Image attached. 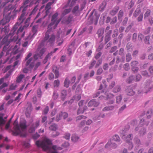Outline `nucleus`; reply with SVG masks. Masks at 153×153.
Wrapping results in <instances>:
<instances>
[{
    "mask_svg": "<svg viewBox=\"0 0 153 153\" xmlns=\"http://www.w3.org/2000/svg\"><path fill=\"white\" fill-rule=\"evenodd\" d=\"M141 10L140 8H137L134 12L133 16L135 17H137L141 13Z\"/></svg>",
    "mask_w": 153,
    "mask_h": 153,
    "instance_id": "nucleus-24",
    "label": "nucleus"
},
{
    "mask_svg": "<svg viewBox=\"0 0 153 153\" xmlns=\"http://www.w3.org/2000/svg\"><path fill=\"white\" fill-rule=\"evenodd\" d=\"M27 13H22L20 16L19 18L18 19V22L15 24H16L17 25V27H18V25L17 23H19V24H20L22 23L24 21L25 19L26 18V16H27Z\"/></svg>",
    "mask_w": 153,
    "mask_h": 153,
    "instance_id": "nucleus-12",
    "label": "nucleus"
},
{
    "mask_svg": "<svg viewBox=\"0 0 153 153\" xmlns=\"http://www.w3.org/2000/svg\"><path fill=\"white\" fill-rule=\"evenodd\" d=\"M57 128V126L55 124L51 125L49 127L50 129L52 131H56Z\"/></svg>",
    "mask_w": 153,
    "mask_h": 153,
    "instance_id": "nucleus-46",
    "label": "nucleus"
},
{
    "mask_svg": "<svg viewBox=\"0 0 153 153\" xmlns=\"http://www.w3.org/2000/svg\"><path fill=\"white\" fill-rule=\"evenodd\" d=\"M72 17L71 16H68L65 21V23L67 24H69L72 21Z\"/></svg>",
    "mask_w": 153,
    "mask_h": 153,
    "instance_id": "nucleus-50",
    "label": "nucleus"
},
{
    "mask_svg": "<svg viewBox=\"0 0 153 153\" xmlns=\"http://www.w3.org/2000/svg\"><path fill=\"white\" fill-rule=\"evenodd\" d=\"M123 15V10H120L118 16V19L120 22H121L122 20V18Z\"/></svg>",
    "mask_w": 153,
    "mask_h": 153,
    "instance_id": "nucleus-25",
    "label": "nucleus"
},
{
    "mask_svg": "<svg viewBox=\"0 0 153 153\" xmlns=\"http://www.w3.org/2000/svg\"><path fill=\"white\" fill-rule=\"evenodd\" d=\"M115 142L117 143V145L120 144L122 142L119 137L115 134Z\"/></svg>",
    "mask_w": 153,
    "mask_h": 153,
    "instance_id": "nucleus-35",
    "label": "nucleus"
},
{
    "mask_svg": "<svg viewBox=\"0 0 153 153\" xmlns=\"http://www.w3.org/2000/svg\"><path fill=\"white\" fill-rule=\"evenodd\" d=\"M146 132V129L144 128H142L139 131V133L141 136H143L145 134Z\"/></svg>",
    "mask_w": 153,
    "mask_h": 153,
    "instance_id": "nucleus-44",
    "label": "nucleus"
},
{
    "mask_svg": "<svg viewBox=\"0 0 153 153\" xmlns=\"http://www.w3.org/2000/svg\"><path fill=\"white\" fill-rule=\"evenodd\" d=\"M152 115V112L150 110L148 111L146 113V116L147 119H149Z\"/></svg>",
    "mask_w": 153,
    "mask_h": 153,
    "instance_id": "nucleus-58",
    "label": "nucleus"
},
{
    "mask_svg": "<svg viewBox=\"0 0 153 153\" xmlns=\"http://www.w3.org/2000/svg\"><path fill=\"white\" fill-rule=\"evenodd\" d=\"M38 5H36V6L34 7V9L33 10L32 12H31L30 14L29 15V16H30V15L34 14H35L38 10Z\"/></svg>",
    "mask_w": 153,
    "mask_h": 153,
    "instance_id": "nucleus-40",
    "label": "nucleus"
},
{
    "mask_svg": "<svg viewBox=\"0 0 153 153\" xmlns=\"http://www.w3.org/2000/svg\"><path fill=\"white\" fill-rule=\"evenodd\" d=\"M75 3L76 2L73 0L72 1H71V0H69L67 5L68 7H72L75 5Z\"/></svg>",
    "mask_w": 153,
    "mask_h": 153,
    "instance_id": "nucleus-26",
    "label": "nucleus"
},
{
    "mask_svg": "<svg viewBox=\"0 0 153 153\" xmlns=\"http://www.w3.org/2000/svg\"><path fill=\"white\" fill-rule=\"evenodd\" d=\"M99 18V16L97 14L96 11L94 10L91 12L88 20L91 24L94 23V25H96L98 22Z\"/></svg>",
    "mask_w": 153,
    "mask_h": 153,
    "instance_id": "nucleus-6",
    "label": "nucleus"
},
{
    "mask_svg": "<svg viewBox=\"0 0 153 153\" xmlns=\"http://www.w3.org/2000/svg\"><path fill=\"white\" fill-rule=\"evenodd\" d=\"M17 29V25L16 24L15 25L9 35H6L5 36L1 41V43L2 44H5L7 46L8 45L10 42H11L10 40H9L8 39L9 37L10 36H13L16 33V31Z\"/></svg>",
    "mask_w": 153,
    "mask_h": 153,
    "instance_id": "nucleus-4",
    "label": "nucleus"
},
{
    "mask_svg": "<svg viewBox=\"0 0 153 153\" xmlns=\"http://www.w3.org/2000/svg\"><path fill=\"white\" fill-rule=\"evenodd\" d=\"M118 54L119 55L124 56V50L123 48H121L118 52Z\"/></svg>",
    "mask_w": 153,
    "mask_h": 153,
    "instance_id": "nucleus-54",
    "label": "nucleus"
},
{
    "mask_svg": "<svg viewBox=\"0 0 153 153\" xmlns=\"http://www.w3.org/2000/svg\"><path fill=\"white\" fill-rule=\"evenodd\" d=\"M138 64V62L136 61H134L131 62V65L132 67H136V65Z\"/></svg>",
    "mask_w": 153,
    "mask_h": 153,
    "instance_id": "nucleus-52",
    "label": "nucleus"
},
{
    "mask_svg": "<svg viewBox=\"0 0 153 153\" xmlns=\"http://www.w3.org/2000/svg\"><path fill=\"white\" fill-rule=\"evenodd\" d=\"M129 128V126L127 125L123 129V130L122 131H121V133L122 134H123V135L124 136L125 133L128 130Z\"/></svg>",
    "mask_w": 153,
    "mask_h": 153,
    "instance_id": "nucleus-30",
    "label": "nucleus"
},
{
    "mask_svg": "<svg viewBox=\"0 0 153 153\" xmlns=\"http://www.w3.org/2000/svg\"><path fill=\"white\" fill-rule=\"evenodd\" d=\"M125 92L127 95L132 96L135 94V92L130 87H127L125 89Z\"/></svg>",
    "mask_w": 153,
    "mask_h": 153,
    "instance_id": "nucleus-15",
    "label": "nucleus"
},
{
    "mask_svg": "<svg viewBox=\"0 0 153 153\" xmlns=\"http://www.w3.org/2000/svg\"><path fill=\"white\" fill-rule=\"evenodd\" d=\"M30 19V17L29 16V17L27 18L25 21L24 23L25 24V25L24 26H25V27H27L29 26V22Z\"/></svg>",
    "mask_w": 153,
    "mask_h": 153,
    "instance_id": "nucleus-39",
    "label": "nucleus"
},
{
    "mask_svg": "<svg viewBox=\"0 0 153 153\" xmlns=\"http://www.w3.org/2000/svg\"><path fill=\"white\" fill-rule=\"evenodd\" d=\"M134 77L133 75L130 76L127 80V82L129 83H131L134 80Z\"/></svg>",
    "mask_w": 153,
    "mask_h": 153,
    "instance_id": "nucleus-47",
    "label": "nucleus"
},
{
    "mask_svg": "<svg viewBox=\"0 0 153 153\" xmlns=\"http://www.w3.org/2000/svg\"><path fill=\"white\" fill-rule=\"evenodd\" d=\"M79 7L78 5L75 6L73 8L72 10V13H75L78 11L79 10Z\"/></svg>",
    "mask_w": 153,
    "mask_h": 153,
    "instance_id": "nucleus-57",
    "label": "nucleus"
},
{
    "mask_svg": "<svg viewBox=\"0 0 153 153\" xmlns=\"http://www.w3.org/2000/svg\"><path fill=\"white\" fill-rule=\"evenodd\" d=\"M116 63H119L120 62H124L125 61V57L124 56H123L121 59H120V58L117 56L116 58Z\"/></svg>",
    "mask_w": 153,
    "mask_h": 153,
    "instance_id": "nucleus-32",
    "label": "nucleus"
},
{
    "mask_svg": "<svg viewBox=\"0 0 153 153\" xmlns=\"http://www.w3.org/2000/svg\"><path fill=\"white\" fill-rule=\"evenodd\" d=\"M144 88L147 91V93L151 91L153 89V85L151 83V81L149 79L147 80L145 82L144 85Z\"/></svg>",
    "mask_w": 153,
    "mask_h": 153,
    "instance_id": "nucleus-9",
    "label": "nucleus"
},
{
    "mask_svg": "<svg viewBox=\"0 0 153 153\" xmlns=\"http://www.w3.org/2000/svg\"><path fill=\"white\" fill-rule=\"evenodd\" d=\"M16 8V4H15V5L10 4L7 7L5 8L4 10V12L5 13L7 12H8V16H9L11 11L13 10V11H14Z\"/></svg>",
    "mask_w": 153,
    "mask_h": 153,
    "instance_id": "nucleus-10",
    "label": "nucleus"
},
{
    "mask_svg": "<svg viewBox=\"0 0 153 153\" xmlns=\"http://www.w3.org/2000/svg\"><path fill=\"white\" fill-rule=\"evenodd\" d=\"M104 29L103 28H101L99 29L97 31V34L98 35L99 37L102 36L104 34Z\"/></svg>",
    "mask_w": 153,
    "mask_h": 153,
    "instance_id": "nucleus-22",
    "label": "nucleus"
},
{
    "mask_svg": "<svg viewBox=\"0 0 153 153\" xmlns=\"http://www.w3.org/2000/svg\"><path fill=\"white\" fill-rule=\"evenodd\" d=\"M79 139V137L77 136L76 135L74 134L71 137L72 140L74 142L77 141Z\"/></svg>",
    "mask_w": 153,
    "mask_h": 153,
    "instance_id": "nucleus-36",
    "label": "nucleus"
},
{
    "mask_svg": "<svg viewBox=\"0 0 153 153\" xmlns=\"http://www.w3.org/2000/svg\"><path fill=\"white\" fill-rule=\"evenodd\" d=\"M46 51V48H40L39 47L38 48L36 52L39 54V56L40 58H42V56H43Z\"/></svg>",
    "mask_w": 153,
    "mask_h": 153,
    "instance_id": "nucleus-16",
    "label": "nucleus"
},
{
    "mask_svg": "<svg viewBox=\"0 0 153 153\" xmlns=\"http://www.w3.org/2000/svg\"><path fill=\"white\" fill-rule=\"evenodd\" d=\"M22 53H19L16 56V60H19L20 61V60L21 59V58L22 57Z\"/></svg>",
    "mask_w": 153,
    "mask_h": 153,
    "instance_id": "nucleus-62",
    "label": "nucleus"
},
{
    "mask_svg": "<svg viewBox=\"0 0 153 153\" xmlns=\"http://www.w3.org/2000/svg\"><path fill=\"white\" fill-rule=\"evenodd\" d=\"M123 67L125 70L128 71L130 68L129 64L128 63H126L125 64Z\"/></svg>",
    "mask_w": 153,
    "mask_h": 153,
    "instance_id": "nucleus-59",
    "label": "nucleus"
},
{
    "mask_svg": "<svg viewBox=\"0 0 153 153\" xmlns=\"http://www.w3.org/2000/svg\"><path fill=\"white\" fill-rule=\"evenodd\" d=\"M19 0H6L5 1V2H3V4H2V5H1V8L3 7L7 3L9 2H13V1H15L16 2Z\"/></svg>",
    "mask_w": 153,
    "mask_h": 153,
    "instance_id": "nucleus-31",
    "label": "nucleus"
},
{
    "mask_svg": "<svg viewBox=\"0 0 153 153\" xmlns=\"http://www.w3.org/2000/svg\"><path fill=\"white\" fill-rule=\"evenodd\" d=\"M143 14L142 13H140L137 19V20L138 22H142L143 20Z\"/></svg>",
    "mask_w": 153,
    "mask_h": 153,
    "instance_id": "nucleus-49",
    "label": "nucleus"
},
{
    "mask_svg": "<svg viewBox=\"0 0 153 153\" xmlns=\"http://www.w3.org/2000/svg\"><path fill=\"white\" fill-rule=\"evenodd\" d=\"M70 83L68 78L67 77L65 79L64 82V86L65 87L68 88L69 87V84Z\"/></svg>",
    "mask_w": 153,
    "mask_h": 153,
    "instance_id": "nucleus-37",
    "label": "nucleus"
},
{
    "mask_svg": "<svg viewBox=\"0 0 153 153\" xmlns=\"http://www.w3.org/2000/svg\"><path fill=\"white\" fill-rule=\"evenodd\" d=\"M132 59V56L131 53H128L126 55V61L129 62Z\"/></svg>",
    "mask_w": 153,
    "mask_h": 153,
    "instance_id": "nucleus-33",
    "label": "nucleus"
},
{
    "mask_svg": "<svg viewBox=\"0 0 153 153\" xmlns=\"http://www.w3.org/2000/svg\"><path fill=\"white\" fill-rule=\"evenodd\" d=\"M32 60L33 58L32 57L29 59L26 62L25 66L30 69H33L34 67V69L36 70L40 65L41 62H37L35 65V62H32Z\"/></svg>",
    "mask_w": 153,
    "mask_h": 153,
    "instance_id": "nucleus-5",
    "label": "nucleus"
},
{
    "mask_svg": "<svg viewBox=\"0 0 153 153\" xmlns=\"http://www.w3.org/2000/svg\"><path fill=\"white\" fill-rule=\"evenodd\" d=\"M36 144L38 147L42 148L44 151H50L52 144L51 141L48 139H45L43 141L37 140Z\"/></svg>",
    "mask_w": 153,
    "mask_h": 153,
    "instance_id": "nucleus-2",
    "label": "nucleus"
},
{
    "mask_svg": "<svg viewBox=\"0 0 153 153\" xmlns=\"http://www.w3.org/2000/svg\"><path fill=\"white\" fill-rule=\"evenodd\" d=\"M114 145V144L112 143L111 141H110L105 146V147L106 148H111L110 147Z\"/></svg>",
    "mask_w": 153,
    "mask_h": 153,
    "instance_id": "nucleus-45",
    "label": "nucleus"
},
{
    "mask_svg": "<svg viewBox=\"0 0 153 153\" xmlns=\"http://www.w3.org/2000/svg\"><path fill=\"white\" fill-rule=\"evenodd\" d=\"M58 15L57 13H56L52 17L51 23L48 25V28H51V27L54 25V29L57 26L58 24L60 22L61 19H57V17Z\"/></svg>",
    "mask_w": 153,
    "mask_h": 153,
    "instance_id": "nucleus-7",
    "label": "nucleus"
},
{
    "mask_svg": "<svg viewBox=\"0 0 153 153\" xmlns=\"http://www.w3.org/2000/svg\"><path fill=\"white\" fill-rule=\"evenodd\" d=\"M134 143L137 145L139 146L141 144V142L139 138L137 137H135L134 139Z\"/></svg>",
    "mask_w": 153,
    "mask_h": 153,
    "instance_id": "nucleus-29",
    "label": "nucleus"
},
{
    "mask_svg": "<svg viewBox=\"0 0 153 153\" xmlns=\"http://www.w3.org/2000/svg\"><path fill=\"white\" fill-rule=\"evenodd\" d=\"M52 1L51 2L48 3L46 5L45 7V10H46V13L47 14L49 13V10L51 8V5L54 2L55 0H51Z\"/></svg>",
    "mask_w": 153,
    "mask_h": 153,
    "instance_id": "nucleus-19",
    "label": "nucleus"
},
{
    "mask_svg": "<svg viewBox=\"0 0 153 153\" xmlns=\"http://www.w3.org/2000/svg\"><path fill=\"white\" fill-rule=\"evenodd\" d=\"M9 31L8 28L6 26H5L4 28H2L1 30V33L3 35L4 34H6L8 33Z\"/></svg>",
    "mask_w": 153,
    "mask_h": 153,
    "instance_id": "nucleus-21",
    "label": "nucleus"
},
{
    "mask_svg": "<svg viewBox=\"0 0 153 153\" xmlns=\"http://www.w3.org/2000/svg\"><path fill=\"white\" fill-rule=\"evenodd\" d=\"M122 98V97L121 95H120L119 96L117 97L116 98V102L118 103H119L121 100Z\"/></svg>",
    "mask_w": 153,
    "mask_h": 153,
    "instance_id": "nucleus-56",
    "label": "nucleus"
},
{
    "mask_svg": "<svg viewBox=\"0 0 153 153\" xmlns=\"http://www.w3.org/2000/svg\"><path fill=\"white\" fill-rule=\"evenodd\" d=\"M5 121L2 117H0V126L4 124Z\"/></svg>",
    "mask_w": 153,
    "mask_h": 153,
    "instance_id": "nucleus-63",
    "label": "nucleus"
},
{
    "mask_svg": "<svg viewBox=\"0 0 153 153\" xmlns=\"http://www.w3.org/2000/svg\"><path fill=\"white\" fill-rule=\"evenodd\" d=\"M25 27V26H24L23 27H20L16 33V35L22 37H24L25 32L23 31Z\"/></svg>",
    "mask_w": 153,
    "mask_h": 153,
    "instance_id": "nucleus-14",
    "label": "nucleus"
},
{
    "mask_svg": "<svg viewBox=\"0 0 153 153\" xmlns=\"http://www.w3.org/2000/svg\"><path fill=\"white\" fill-rule=\"evenodd\" d=\"M28 7V6H24L23 5L22 6H21L20 8V9H21L22 8H23L22 12V13H27V12H26V10H27V9Z\"/></svg>",
    "mask_w": 153,
    "mask_h": 153,
    "instance_id": "nucleus-41",
    "label": "nucleus"
},
{
    "mask_svg": "<svg viewBox=\"0 0 153 153\" xmlns=\"http://www.w3.org/2000/svg\"><path fill=\"white\" fill-rule=\"evenodd\" d=\"M149 123V121H146L144 119H141L139 125L140 126H142L144 125H146L147 126Z\"/></svg>",
    "mask_w": 153,
    "mask_h": 153,
    "instance_id": "nucleus-20",
    "label": "nucleus"
},
{
    "mask_svg": "<svg viewBox=\"0 0 153 153\" xmlns=\"http://www.w3.org/2000/svg\"><path fill=\"white\" fill-rule=\"evenodd\" d=\"M105 44L107 43L110 39V35L112 33V30H110V27L107 26L105 30Z\"/></svg>",
    "mask_w": 153,
    "mask_h": 153,
    "instance_id": "nucleus-8",
    "label": "nucleus"
},
{
    "mask_svg": "<svg viewBox=\"0 0 153 153\" xmlns=\"http://www.w3.org/2000/svg\"><path fill=\"white\" fill-rule=\"evenodd\" d=\"M134 25V23L133 22L131 23L126 28L125 31L128 32L131 29L132 27Z\"/></svg>",
    "mask_w": 153,
    "mask_h": 153,
    "instance_id": "nucleus-48",
    "label": "nucleus"
},
{
    "mask_svg": "<svg viewBox=\"0 0 153 153\" xmlns=\"http://www.w3.org/2000/svg\"><path fill=\"white\" fill-rule=\"evenodd\" d=\"M60 84V81L59 79L55 80L53 82V86L54 87H58Z\"/></svg>",
    "mask_w": 153,
    "mask_h": 153,
    "instance_id": "nucleus-38",
    "label": "nucleus"
},
{
    "mask_svg": "<svg viewBox=\"0 0 153 153\" xmlns=\"http://www.w3.org/2000/svg\"><path fill=\"white\" fill-rule=\"evenodd\" d=\"M16 85L13 84L10 86L9 90H14L16 89Z\"/></svg>",
    "mask_w": 153,
    "mask_h": 153,
    "instance_id": "nucleus-61",
    "label": "nucleus"
},
{
    "mask_svg": "<svg viewBox=\"0 0 153 153\" xmlns=\"http://www.w3.org/2000/svg\"><path fill=\"white\" fill-rule=\"evenodd\" d=\"M114 108V107L110 106H107L105 107L103 109V111H108L109 110H111Z\"/></svg>",
    "mask_w": 153,
    "mask_h": 153,
    "instance_id": "nucleus-43",
    "label": "nucleus"
},
{
    "mask_svg": "<svg viewBox=\"0 0 153 153\" xmlns=\"http://www.w3.org/2000/svg\"><path fill=\"white\" fill-rule=\"evenodd\" d=\"M151 11L149 9H147L144 15V19H147L148 18L150 15Z\"/></svg>",
    "mask_w": 153,
    "mask_h": 153,
    "instance_id": "nucleus-28",
    "label": "nucleus"
},
{
    "mask_svg": "<svg viewBox=\"0 0 153 153\" xmlns=\"http://www.w3.org/2000/svg\"><path fill=\"white\" fill-rule=\"evenodd\" d=\"M25 75L23 74H20L16 77V82L17 83L20 82L24 77Z\"/></svg>",
    "mask_w": 153,
    "mask_h": 153,
    "instance_id": "nucleus-23",
    "label": "nucleus"
},
{
    "mask_svg": "<svg viewBox=\"0 0 153 153\" xmlns=\"http://www.w3.org/2000/svg\"><path fill=\"white\" fill-rule=\"evenodd\" d=\"M13 125L14 131L12 132L13 135L16 136L19 135L22 136H26L25 130L27 128V126L25 123H20L19 126L17 119H16L14 122Z\"/></svg>",
    "mask_w": 153,
    "mask_h": 153,
    "instance_id": "nucleus-1",
    "label": "nucleus"
},
{
    "mask_svg": "<svg viewBox=\"0 0 153 153\" xmlns=\"http://www.w3.org/2000/svg\"><path fill=\"white\" fill-rule=\"evenodd\" d=\"M134 4V1L131 0L128 4V9H130L131 8V7L133 6Z\"/></svg>",
    "mask_w": 153,
    "mask_h": 153,
    "instance_id": "nucleus-60",
    "label": "nucleus"
},
{
    "mask_svg": "<svg viewBox=\"0 0 153 153\" xmlns=\"http://www.w3.org/2000/svg\"><path fill=\"white\" fill-rule=\"evenodd\" d=\"M10 21L9 16L8 15L6 18H3L0 21V25H5L7 23L9 22Z\"/></svg>",
    "mask_w": 153,
    "mask_h": 153,
    "instance_id": "nucleus-17",
    "label": "nucleus"
},
{
    "mask_svg": "<svg viewBox=\"0 0 153 153\" xmlns=\"http://www.w3.org/2000/svg\"><path fill=\"white\" fill-rule=\"evenodd\" d=\"M52 149L54 150H59L62 149L61 147H58L56 145H53L52 146Z\"/></svg>",
    "mask_w": 153,
    "mask_h": 153,
    "instance_id": "nucleus-53",
    "label": "nucleus"
},
{
    "mask_svg": "<svg viewBox=\"0 0 153 153\" xmlns=\"http://www.w3.org/2000/svg\"><path fill=\"white\" fill-rule=\"evenodd\" d=\"M52 71L55 74V78H58L59 76V72L57 69V67L54 66L53 67Z\"/></svg>",
    "mask_w": 153,
    "mask_h": 153,
    "instance_id": "nucleus-18",
    "label": "nucleus"
},
{
    "mask_svg": "<svg viewBox=\"0 0 153 153\" xmlns=\"http://www.w3.org/2000/svg\"><path fill=\"white\" fill-rule=\"evenodd\" d=\"M49 28L45 33L44 40L45 42L48 44V45L52 46L55 42V36L51 31V27Z\"/></svg>",
    "mask_w": 153,
    "mask_h": 153,
    "instance_id": "nucleus-3",
    "label": "nucleus"
},
{
    "mask_svg": "<svg viewBox=\"0 0 153 153\" xmlns=\"http://www.w3.org/2000/svg\"><path fill=\"white\" fill-rule=\"evenodd\" d=\"M68 116L67 113L65 112H61L56 115V121H58L60 120L62 117L64 119H65Z\"/></svg>",
    "mask_w": 153,
    "mask_h": 153,
    "instance_id": "nucleus-11",
    "label": "nucleus"
},
{
    "mask_svg": "<svg viewBox=\"0 0 153 153\" xmlns=\"http://www.w3.org/2000/svg\"><path fill=\"white\" fill-rule=\"evenodd\" d=\"M36 129L34 125H33L29 129V132L30 133H32L35 131Z\"/></svg>",
    "mask_w": 153,
    "mask_h": 153,
    "instance_id": "nucleus-51",
    "label": "nucleus"
},
{
    "mask_svg": "<svg viewBox=\"0 0 153 153\" xmlns=\"http://www.w3.org/2000/svg\"><path fill=\"white\" fill-rule=\"evenodd\" d=\"M150 36L149 35L146 36L144 39V42L145 44H148L149 43V39Z\"/></svg>",
    "mask_w": 153,
    "mask_h": 153,
    "instance_id": "nucleus-42",
    "label": "nucleus"
},
{
    "mask_svg": "<svg viewBox=\"0 0 153 153\" xmlns=\"http://www.w3.org/2000/svg\"><path fill=\"white\" fill-rule=\"evenodd\" d=\"M71 8L67 9H65L62 13V16H64L69 13L71 12Z\"/></svg>",
    "mask_w": 153,
    "mask_h": 153,
    "instance_id": "nucleus-34",
    "label": "nucleus"
},
{
    "mask_svg": "<svg viewBox=\"0 0 153 153\" xmlns=\"http://www.w3.org/2000/svg\"><path fill=\"white\" fill-rule=\"evenodd\" d=\"M8 84L6 83H3L2 85L0 86V90L3 89L4 88L8 86Z\"/></svg>",
    "mask_w": 153,
    "mask_h": 153,
    "instance_id": "nucleus-64",
    "label": "nucleus"
},
{
    "mask_svg": "<svg viewBox=\"0 0 153 153\" xmlns=\"http://www.w3.org/2000/svg\"><path fill=\"white\" fill-rule=\"evenodd\" d=\"M146 56V54L145 53H143L140 56L139 58L141 60H144L145 59Z\"/></svg>",
    "mask_w": 153,
    "mask_h": 153,
    "instance_id": "nucleus-55",
    "label": "nucleus"
},
{
    "mask_svg": "<svg viewBox=\"0 0 153 153\" xmlns=\"http://www.w3.org/2000/svg\"><path fill=\"white\" fill-rule=\"evenodd\" d=\"M132 138V134H130L127 136L125 139L126 143L129 144L130 146V147L131 148L133 147L132 143L131 142Z\"/></svg>",
    "mask_w": 153,
    "mask_h": 153,
    "instance_id": "nucleus-13",
    "label": "nucleus"
},
{
    "mask_svg": "<svg viewBox=\"0 0 153 153\" xmlns=\"http://www.w3.org/2000/svg\"><path fill=\"white\" fill-rule=\"evenodd\" d=\"M106 3L105 1H103L100 4L99 8V10L100 11H102L105 9L106 6Z\"/></svg>",
    "mask_w": 153,
    "mask_h": 153,
    "instance_id": "nucleus-27",
    "label": "nucleus"
}]
</instances>
